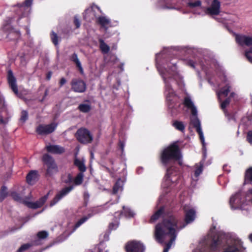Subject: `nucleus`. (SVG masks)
<instances>
[{
	"instance_id": "obj_1",
	"label": "nucleus",
	"mask_w": 252,
	"mask_h": 252,
	"mask_svg": "<svg viewBox=\"0 0 252 252\" xmlns=\"http://www.w3.org/2000/svg\"><path fill=\"white\" fill-rule=\"evenodd\" d=\"M179 229L177 220L173 217H170L158 224V242L165 244L163 252H168Z\"/></svg>"
},
{
	"instance_id": "obj_2",
	"label": "nucleus",
	"mask_w": 252,
	"mask_h": 252,
	"mask_svg": "<svg viewBox=\"0 0 252 252\" xmlns=\"http://www.w3.org/2000/svg\"><path fill=\"white\" fill-rule=\"evenodd\" d=\"M228 236L222 232H217L216 227H212L205 239L203 248L199 252H220L221 248L224 244L228 243ZM198 250L193 252H198Z\"/></svg>"
},
{
	"instance_id": "obj_3",
	"label": "nucleus",
	"mask_w": 252,
	"mask_h": 252,
	"mask_svg": "<svg viewBox=\"0 0 252 252\" xmlns=\"http://www.w3.org/2000/svg\"><path fill=\"white\" fill-rule=\"evenodd\" d=\"M160 74L165 82L167 101H168L169 110L172 116H175L179 112L181 103L179 101L178 97L175 94L173 89L171 88L170 84L166 81V76L168 78H170V76H168L162 72H161Z\"/></svg>"
},
{
	"instance_id": "obj_4",
	"label": "nucleus",
	"mask_w": 252,
	"mask_h": 252,
	"mask_svg": "<svg viewBox=\"0 0 252 252\" xmlns=\"http://www.w3.org/2000/svg\"><path fill=\"white\" fill-rule=\"evenodd\" d=\"M162 162L165 164L173 161H178L180 165L182 164V155L179 147L176 143H174L165 148L161 154Z\"/></svg>"
},
{
	"instance_id": "obj_5",
	"label": "nucleus",
	"mask_w": 252,
	"mask_h": 252,
	"mask_svg": "<svg viewBox=\"0 0 252 252\" xmlns=\"http://www.w3.org/2000/svg\"><path fill=\"white\" fill-rule=\"evenodd\" d=\"M11 195L15 200L23 203L26 205L28 207L32 209H37L42 206L46 201L48 198L49 193L41 197L38 200L35 202H30L22 198L19 194L16 192H12Z\"/></svg>"
},
{
	"instance_id": "obj_6",
	"label": "nucleus",
	"mask_w": 252,
	"mask_h": 252,
	"mask_svg": "<svg viewBox=\"0 0 252 252\" xmlns=\"http://www.w3.org/2000/svg\"><path fill=\"white\" fill-rule=\"evenodd\" d=\"M244 195L241 192H237L232 195L229 200V204L232 209H243L245 205Z\"/></svg>"
},
{
	"instance_id": "obj_7",
	"label": "nucleus",
	"mask_w": 252,
	"mask_h": 252,
	"mask_svg": "<svg viewBox=\"0 0 252 252\" xmlns=\"http://www.w3.org/2000/svg\"><path fill=\"white\" fill-rule=\"evenodd\" d=\"M44 163L47 166L46 175L52 176L58 172V167L54 159L48 154H45L42 158Z\"/></svg>"
},
{
	"instance_id": "obj_8",
	"label": "nucleus",
	"mask_w": 252,
	"mask_h": 252,
	"mask_svg": "<svg viewBox=\"0 0 252 252\" xmlns=\"http://www.w3.org/2000/svg\"><path fill=\"white\" fill-rule=\"evenodd\" d=\"M197 115H192L190 118V123L193 126L196 128L197 132L199 135L200 139L201 141L203 150V157L205 158L206 157V148L205 146V138L203 133L201 127L200 122L197 117Z\"/></svg>"
},
{
	"instance_id": "obj_9",
	"label": "nucleus",
	"mask_w": 252,
	"mask_h": 252,
	"mask_svg": "<svg viewBox=\"0 0 252 252\" xmlns=\"http://www.w3.org/2000/svg\"><path fill=\"white\" fill-rule=\"evenodd\" d=\"M76 137L80 142L83 144L91 143L93 139L90 132L85 128L79 129L76 133Z\"/></svg>"
},
{
	"instance_id": "obj_10",
	"label": "nucleus",
	"mask_w": 252,
	"mask_h": 252,
	"mask_svg": "<svg viewBox=\"0 0 252 252\" xmlns=\"http://www.w3.org/2000/svg\"><path fill=\"white\" fill-rule=\"evenodd\" d=\"M126 249L127 252H144L145 248L141 243L133 241L127 243Z\"/></svg>"
},
{
	"instance_id": "obj_11",
	"label": "nucleus",
	"mask_w": 252,
	"mask_h": 252,
	"mask_svg": "<svg viewBox=\"0 0 252 252\" xmlns=\"http://www.w3.org/2000/svg\"><path fill=\"white\" fill-rule=\"evenodd\" d=\"M71 89L75 92L82 93L86 90V83L80 79H73L71 82Z\"/></svg>"
},
{
	"instance_id": "obj_12",
	"label": "nucleus",
	"mask_w": 252,
	"mask_h": 252,
	"mask_svg": "<svg viewBox=\"0 0 252 252\" xmlns=\"http://www.w3.org/2000/svg\"><path fill=\"white\" fill-rule=\"evenodd\" d=\"M104 207L100 206L99 208H94L93 210V212L92 214H88L87 216H84L80 219L74 225L73 230L71 231L69 234H70L73 232H74L77 228H78L80 225H81L83 223L86 222L89 218L92 217L94 215L98 213L99 212H102L104 211Z\"/></svg>"
},
{
	"instance_id": "obj_13",
	"label": "nucleus",
	"mask_w": 252,
	"mask_h": 252,
	"mask_svg": "<svg viewBox=\"0 0 252 252\" xmlns=\"http://www.w3.org/2000/svg\"><path fill=\"white\" fill-rule=\"evenodd\" d=\"M57 125L52 123L49 125H40L36 128V132L40 135H46L53 132L56 128Z\"/></svg>"
},
{
	"instance_id": "obj_14",
	"label": "nucleus",
	"mask_w": 252,
	"mask_h": 252,
	"mask_svg": "<svg viewBox=\"0 0 252 252\" xmlns=\"http://www.w3.org/2000/svg\"><path fill=\"white\" fill-rule=\"evenodd\" d=\"M221 74V79L225 83H226V84L225 86L221 88L219 91L217 92L218 99L220 102L221 101V100L223 97L227 96L228 93L230 92L229 89L230 87L229 83L227 82L226 76L224 75V73L222 72Z\"/></svg>"
},
{
	"instance_id": "obj_15",
	"label": "nucleus",
	"mask_w": 252,
	"mask_h": 252,
	"mask_svg": "<svg viewBox=\"0 0 252 252\" xmlns=\"http://www.w3.org/2000/svg\"><path fill=\"white\" fill-rule=\"evenodd\" d=\"M178 174V169L176 167L172 166L168 168L165 176L166 182H167V184H169L170 183H173L177 181L176 176Z\"/></svg>"
},
{
	"instance_id": "obj_16",
	"label": "nucleus",
	"mask_w": 252,
	"mask_h": 252,
	"mask_svg": "<svg viewBox=\"0 0 252 252\" xmlns=\"http://www.w3.org/2000/svg\"><path fill=\"white\" fill-rule=\"evenodd\" d=\"M73 186H70L63 189L57 194L54 198L51 201L50 206H54L63 197L68 194L69 192L73 189Z\"/></svg>"
},
{
	"instance_id": "obj_17",
	"label": "nucleus",
	"mask_w": 252,
	"mask_h": 252,
	"mask_svg": "<svg viewBox=\"0 0 252 252\" xmlns=\"http://www.w3.org/2000/svg\"><path fill=\"white\" fill-rule=\"evenodd\" d=\"M220 2L218 0H213L210 6L206 9V13L217 15L220 13Z\"/></svg>"
},
{
	"instance_id": "obj_18",
	"label": "nucleus",
	"mask_w": 252,
	"mask_h": 252,
	"mask_svg": "<svg viewBox=\"0 0 252 252\" xmlns=\"http://www.w3.org/2000/svg\"><path fill=\"white\" fill-rule=\"evenodd\" d=\"M235 40L238 44L241 46H249L252 45V36L243 34H236Z\"/></svg>"
},
{
	"instance_id": "obj_19",
	"label": "nucleus",
	"mask_w": 252,
	"mask_h": 252,
	"mask_svg": "<svg viewBox=\"0 0 252 252\" xmlns=\"http://www.w3.org/2000/svg\"><path fill=\"white\" fill-rule=\"evenodd\" d=\"M32 1L33 0H25L23 3L19 5L18 6L19 10L17 14H20L21 12L23 16L28 14L31 10Z\"/></svg>"
},
{
	"instance_id": "obj_20",
	"label": "nucleus",
	"mask_w": 252,
	"mask_h": 252,
	"mask_svg": "<svg viewBox=\"0 0 252 252\" xmlns=\"http://www.w3.org/2000/svg\"><path fill=\"white\" fill-rule=\"evenodd\" d=\"M184 210L186 212L185 220L187 223H190L193 221L195 217V211L192 209H189V207L188 205L184 206Z\"/></svg>"
},
{
	"instance_id": "obj_21",
	"label": "nucleus",
	"mask_w": 252,
	"mask_h": 252,
	"mask_svg": "<svg viewBox=\"0 0 252 252\" xmlns=\"http://www.w3.org/2000/svg\"><path fill=\"white\" fill-rule=\"evenodd\" d=\"M184 104L185 107L190 110L192 115H195L197 114L196 107L190 96H187L184 98Z\"/></svg>"
},
{
	"instance_id": "obj_22",
	"label": "nucleus",
	"mask_w": 252,
	"mask_h": 252,
	"mask_svg": "<svg viewBox=\"0 0 252 252\" xmlns=\"http://www.w3.org/2000/svg\"><path fill=\"white\" fill-rule=\"evenodd\" d=\"M251 184L252 185V167L249 168L246 171L244 184ZM251 195V198L249 200L251 201L252 203V189H249L248 194L246 197V200H248V196Z\"/></svg>"
},
{
	"instance_id": "obj_23",
	"label": "nucleus",
	"mask_w": 252,
	"mask_h": 252,
	"mask_svg": "<svg viewBox=\"0 0 252 252\" xmlns=\"http://www.w3.org/2000/svg\"><path fill=\"white\" fill-rule=\"evenodd\" d=\"M8 81L11 89L16 94H17L18 91L16 83V79L13 76L12 71L11 70H9L8 72Z\"/></svg>"
},
{
	"instance_id": "obj_24",
	"label": "nucleus",
	"mask_w": 252,
	"mask_h": 252,
	"mask_svg": "<svg viewBox=\"0 0 252 252\" xmlns=\"http://www.w3.org/2000/svg\"><path fill=\"white\" fill-rule=\"evenodd\" d=\"M46 150L48 152L55 154H61L64 152V149L59 145H50L46 147Z\"/></svg>"
},
{
	"instance_id": "obj_25",
	"label": "nucleus",
	"mask_w": 252,
	"mask_h": 252,
	"mask_svg": "<svg viewBox=\"0 0 252 252\" xmlns=\"http://www.w3.org/2000/svg\"><path fill=\"white\" fill-rule=\"evenodd\" d=\"M38 175L36 171H31L27 176V181L30 185L34 184L38 180Z\"/></svg>"
},
{
	"instance_id": "obj_26",
	"label": "nucleus",
	"mask_w": 252,
	"mask_h": 252,
	"mask_svg": "<svg viewBox=\"0 0 252 252\" xmlns=\"http://www.w3.org/2000/svg\"><path fill=\"white\" fill-rule=\"evenodd\" d=\"M123 185L124 181L121 179H118L113 187V193L116 194L119 191H122L123 189Z\"/></svg>"
},
{
	"instance_id": "obj_27",
	"label": "nucleus",
	"mask_w": 252,
	"mask_h": 252,
	"mask_svg": "<svg viewBox=\"0 0 252 252\" xmlns=\"http://www.w3.org/2000/svg\"><path fill=\"white\" fill-rule=\"evenodd\" d=\"M99 48L101 52L104 54H107L110 51V47L102 39H99Z\"/></svg>"
},
{
	"instance_id": "obj_28",
	"label": "nucleus",
	"mask_w": 252,
	"mask_h": 252,
	"mask_svg": "<svg viewBox=\"0 0 252 252\" xmlns=\"http://www.w3.org/2000/svg\"><path fill=\"white\" fill-rule=\"evenodd\" d=\"M98 23L106 30L107 26L110 25V21L105 16H100L98 19Z\"/></svg>"
},
{
	"instance_id": "obj_29",
	"label": "nucleus",
	"mask_w": 252,
	"mask_h": 252,
	"mask_svg": "<svg viewBox=\"0 0 252 252\" xmlns=\"http://www.w3.org/2000/svg\"><path fill=\"white\" fill-rule=\"evenodd\" d=\"M74 164L78 168L81 172H84L86 170L84 161L79 159L76 158L74 160Z\"/></svg>"
},
{
	"instance_id": "obj_30",
	"label": "nucleus",
	"mask_w": 252,
	"mask_h": 252,
	"mask_svg": "<svg viewBox=\"0 0 252 252\" xmlns=\"http://www.w3.org/2000/svg\"><path fill=\"white\" fill-rule=\"evenodd\" d=\"M239 242L238 241H235L234 245L228 246V247L224 249V252H236L239 251Z\"/></svg>"
},
{
	"instance_id": "obj_31",
	"label": "nucleus",
	"mask_w": 252,
	"mask_h": 252,
	"mask_svg": "<svg viewBox=\"0 0 252 252\" xmlns=\"http://www.w3.org/2000/svg\"><path fill=\"white\" fill-rule=\"evenodd\" d=\"M203 162L202 161L200 162L199 165L197 164L195 165L196 169L194 172L195 180H197L198 177L202 173L203 171Z\"/></svg>"
},
{
	"instance_id": "obj_32",
	"label": "nucleus",
	"mask_w": 252,
	"mask_h": 252,
	"mask_svg": "<svg viewBox=\"0 0 252 252\" xmlns=\"http://www.w3.org/2000/svg\"><path fill=\"white\" fill-rule=\"evenodd\" d=\"M71 60L75 63L76 66L79 68L81 72L83 71V68L81 65V63L78 58L77 55L76 53H74L71 57Z\"/></svg>"
},
{
	"instance_id": "obj_33",
	"label": "nucleus",
	"mask_w": 252,
	"mask_h": 252,
	"mask_svg": "<svg viewBox=\"0 0 252 252\" xmlns=\"http://www.w3.org/2000/svg\"><path fill=\"white\" fill-rule=\"evenodd\" d=\"M84 178V174L82 172L78 173L74 179L73 180L74 184L76 186H78L81 185L83 180Z\"/></svg>"
},
{
	"instance_id": "obj_34",
	"label": "nucleus",
	"mask_w": 252,
	"mask_h": 252,
	"mask_svg": "<svg viewBox=\"0 0 252 252\" xmlns=\"http://www.w3.org/2000/svg\"><path fill=\"white\" fill-rule=\"evenodd\" d=\"M91 108V105L88 103H82L78 106V109L83 113L89 112Z\"/></svg>"
},
{
	"instance_id": "obj_35",
	"label": "nucleus",
	"mask_w": 252,
	"mask_h": 252,
	"mask_svg": "<svg viewBox=\"0 0 252 252\" xmlns=\"http://www.w3.org/2000/svg\"><path fill=\"white\" fill-rule=\"evenodd\" d=\"M62 181L65 184H70L73 181V178L70 173H65L62 177Z\"/></svg>"
},
{
	"instance_id": "obj_36",
	"label": "nucleus",
	"mask_w": 252,
	"mask_h": 252,
	"mask_svg": "<svg viewBox=\"0 0 252 252\" xmlns=\"http://www.w3.org/2000/svg\"><path fill=\"white\" fill-rule=\"evenodd\" d=\"M173 126L180 131H183L185 129V126L182 122L175 121L173 122Z\"/></svg>"
},
{
	"instance_id": "obj_37",
	"label": "nucleus",
	"mask_w": 252,
	"mask_h": 252,
	"mask_svg": "<svg viewBox=\"0 0 252 252\" xmlns=\"http://www.w3.org/2000/svg\"><path fill=\"white\" fill-rule=\"evenodd\" d=\"M123 210H124V215L127 217V218H132L133 217L135 214L134 213L131 211L129 208L125 207V206H123Z\"/></svg>"
},
{
	"instance_id": "obj_38",
	"label": "nucleus",
	"mask_w": 252,
	"mask_h": 252,
	"mask_svg": "<svg viewBox=\"0 0 252 252\" xmlns=\"http://www.w3.org/2000/svg\"><path fill=\"white\" fill-rule=\"evenodd\" d=\"M7 189L5 186H2L0 192V201L2 202L7 196Z\"/></svg>"
},
{
	"instance_id": "obj_39",
	"label": "nucleus",
	"mask_w": 252,
	"mask_h": 252,
	"mask_svg": "<svg viewBox=\"0 0 252 252\" xmlns=\"http://www.w3.org/2000/svg\"><path fill=\"white\" fill-rule=\"evenodd\" d=\"M51 38L55 46H57L58 44L59 37L57 34L53 31L52 32V33L51 34Z\"/></svg>"
},
{
	"instance_id": "obj_40",
	"label": "nucleus",
	"mask_w": 252,
	"mask_h": 252,
	"mask_svg": "<svg viewBox=\"0 0 252 252\" xmlns=\"http://www.w3.org/2000/svg\"><path fill=\"white\" fill-rule=\"evenodd\" d=\"M230 103V98L229 97L226 98L224 101L222 102L220 104L221 108L223 110V111H225L226 107L229 105Z\"/></svg>"
},
{
	"instance_id": "obj_41",
	"label": "nucleus",
	"mask_w": 252,
	"mask_h": 252,
	"mask_svg": "<svg viewBox=\"0 0 252 252\" xmlns=\"http://www.w3.org/2000/svg\"><path fill=\"white\" fill-rule=\"evenodd\" d=\"M188 4L189 7L193 8L200 6L201 5V2L200 0H197L195 2H189Z\"/></svg>"
},
{
	"instance_id": "obj_42",
	"label": "nucleus",
	"mask_w": 252,
	"mask_h": 252,
	"mask_svg": "<svg viewBox=\"0 0 252 252\" xmlns=\"http://www.w3.org/2000/svg\"><path fill=\"white\" fill-rule=\"evenodd\" d=\"M37 235L39 239H43L48 237V233L46 231H41L39 232Z\"/></svg>"
},
{
	"instance_id": "obj_43",
	"label": "nucleus",
	"mask_w": 252,
	"mask_h": 252,
	"mask_svg": "<svg viewBox=\"0 0 252 252\" xmlns=\"http://www.w3.org/2000/svg\"><path fill=\"white\" fill-rule=\"evenodd\" d=\"M28 118V112L26 111H23L22 112L20 121L23 123H25Z\"/></svg>"
},
{
	"instance_id": "obj_44",
	"label": "nucleus",
	"mask_w": 252,
	"mask_h": 252,
	"mask_svg": "<svg viewBox=\"0 0 252 252\" xmlns=\"http://www.w3.org/2000/svg\"><path fill=\"white\" fill-rule=\"evenodd\" d=\"M31 246V245L30 244H24L19 248L17 250V252H23L28 250Z\"/></svg>"
},
{
	"instance_id": "obj_45",
	"label": "nucleus",
	"mask_w": 252,
	"mask_h": 252,
	"mask_svg": "<svg viewBox=\"0 0 252 252\" xmlns=\"http://www.w3.org/2000/svg\"><path fill=\"white\" fill-rule=\"evenodd\" d=\"M158 220V210L155 211L154 215L151 217L150 220L151 223H154Z\"/></svg>"
},
{
	"instance_id": "obj_46",
	"label": "nucleus",
	"mask_w": 252,
	"mask_h": 252,
	"mask_svg": "<svg viewBox=\"0 0 252 252\" xmlns=\"http://www.w3.org/2000/svg\"><path fill=\"white\" fill-rule=\"evenodd\" d=\"M247 140L252 145V131H249L247 134Z\"/></svg>"
},
{
	"instance_id": "obj_47",
	"label": "nucleus",
	"mask_w": 252,
	"mask_h": 252,
	"mask_svg": "<svg viewBox=\"0 0 252 252\" xmlns=\"http://www.w3.org/2000/svg\"><path fill=\"white\" fill-rule=\"evenodd\" d=\"M74 24L76 26V27L77 28H78L80 27V23L79 19L77 18V16L74 17Z\"/></svg>"
},
{
	"instance_id": "obj_48",
	"label": "nucleus",
	"mask_w": 252,
	"mask_h": 252,
	"mask_svg": "<svg viewBox=\"0 0 252 252\" xmlns=\"http://www.w3.org/2000/svg\"><path fill=\"white\" fill-rule=\"evenodd\" d=\"M154 238L156 241H158V224L155 226Z\"/></svg>"
},
{
	"instance_id": "obj_49",
	"label": "nucleus",
	"mask_w": 252,
	"mask_h": 252,
	"mask_svg": "<svg viewBox=\"0 0 252 252\" xmlns=\"http://www.w3.org/2000/svg\"><path fill=\"white\" fill-rule=\"evenodd\" d=\"M245 56L248 61L252 63V56L249 54V52H245Z\"/></svg>"
},
{
	"instance_id": "obj_50",
	"label": "nucleus",
	"mask_w": 252,
	"mask_h": 252,
	"mask_svg": "<svg viewBox=\"0 0 252 252\" xmlns=\"http://www.w3.org/2000/svg\"><path fill=\"white\" fill-rule=\"evenodd\" d=\"M118 223H111L109 225V228L111 230L116 229L118 227Z\"/></svg>"
},
{
	"instance_id": "obj_51",
	"label": "nucleus",
	"mask_w": 252,
	"mask_h": 252,
	"mask_svg": "<svg viewBox=\"0 0 252 252\" xmlns=\"http://www.w3.org/2000/svg\"><path fill=\"white\" fill-rule=\"evenodd\" d=\"M119 146L122 150V152H123V151L124 150L125 146V142L124 141H120L119 142Z\"/></svg>"
},
{
	"instance_id": "obj_52",
	"label": "nucleus",
	"mask_w": 252,
	"mask_h": 252,
	"mask_svg": "<svg viewBox=\"0 0 252 252\" xmlns=\"http://www.w3.org/2000/svg\"><path fill=\"white\" fill-rule=\"evenodd\" d=\"M111 58H112L111 62L114 63L119 61V59L115 55H112Z\"/></svg>"
},
{
	"instance_id": "obj_53",
	"label": "nucleus",
	"mask_w": 252,
	"mask_h": 252,
	"mask_svg": "<svg viewBox=\"0 0 252 252\" xmlns=\"http://www.w3.org/2000/svg\"><path fill=\"white\" fill-rule=\"evenodd\" d=\"M87 13H90V14L92 13V14H93V11L92 10V8L91 9H87L86 10V11H85V15H84V18H87L86 14Z\"/></svg>"
},
{
	"instance_id": "obj_54",
	"label": "nucleus",
	"mask_w": 252,
	"mask_h": 252,
	"mask_svg": "<svg viewBox=\"0 0 252 252\" xmlns=\"http://www.w3.org/2000/svg\"><path fill=\"white\" fill-rule=\"evenodd\" d=\"M66 79L64 78H61L60 82V86L63 85L66 83Z\"/></svg>"
},
{
	"instance_id": "obj_55",
	"label": "nucleus",
	"mask_w": 252,
	"mask_h": 252,
	"mask_svg": "<svg viewBox=\"0 0 252 252\" xmlns=\"http://www.w3.org/2000/svg\"><path fill=\"white\" fill-rule=\"evenodd\" d=\"M16 34L17 36H18L19 35H20V32H11L9 34H8V36H10L12 34Z\"/></svg>"
},
{
	"instance_id": "obj_56",
	"label": "nucleus",
	"mask_w": 252,
	"mask_h": 252,
	"mask_svg": "<svg viewBox=\"0 0 252 252\" xmlns=\"http://www.w3.org/2000/svg\"><path fill=\"white\" fill-rule=\"evenodd\" d=\"M143 169L142 167H138L137 169V173L138 174H141L143 172Z\"/></svg>"
},
{
	"instance_id": "obj_57",
	"label": "nucleus",
	"mask_w": 252,
	"mask_h": 252,
	"mask_svg": "<svg viewBox=\"0 0 252 252\" xmlns=\"http://www.w3.org/2000/svg\"><path fill=\"white\" fill-rule=\"evenodd\" d=\"M120 69L122 71H124V63H121L120 66H119Z\"/></svg>"
},
{
	"instance_id": "obj_58",
	"label": "nucleus",
	"mask_w": 252,
	"mask_h": 252,
	"mask_svg": "<svg viewBox=\"0 0 252 252\" xmlns=\"http://www.w3.org/2000/svg\"><path fill=\"white\" fill-rule=\"evenodd\" d=\"M163 208H160V209H158V218H159L160 216L161 215V214H162V212H163Z\"/></svg>"
},
{
	"instance_id": "obj_59",
	"label": "nucleus",
	"mask_w": 252,
	"mask_h": 252,
	"mask_svg": "<svg viewBox=\"0 0 252 252\" xmlns=\"http://www.w3.org/2000/svg\"><path fill=\"white\" fill-rule=\"evenodd\" d=\"M213 64L214 65L215 67L216 68V69L219 70V65L216 63H213Z\"/></svg>"
},
{
	"instance_id": "obj_60",
	"label": "nucleus",
	"mask_w": 252,
	"mask_h": 252,
	"mask_svg": "<svg viewBox=\"0 0 252 252\" xmlns=\"http://www.w3.org/2000/svg\"><path fill=\"white\" fill-rule=\"evenodd\" d=\"M51 75H52V73L51 72H48V73L47 74V78L48 80H50V79L51 77Z\"/></svg>"
},
{
	"instance_id": "obj_61",
	"label": "nucleus",
	"mask_w": 252,
	"mask_h": 252,
	"mask_svg": "<svg viewBox=\"0 0 252 252\" xmlns=\"http://www.w3.org/2000/svg\"><path fill=\"white\" fill-rule=\"evenodd\" d=\"M245 52H249V54L251 55L252 53V47L249 50L246 51Z\"/></svg>"
},
{
	"instance_id": "obj_62",
	"label": "nucleus",
	"mask_w": 252,
	"mask_h": 252,
	"mask_svg": "<svg viewBox=\"0 0 252 252\" xmlns=\"http://www.w3.org/2000/svg\"><path fill=\"white\" fill-rule=\"evenodd\" d=\"M189 64L191 66H192V67H195V65H194V63L193 62H190L189 63Z\"/></svg>"
},
{
	"instance_id": "obj_63",
	"label": "nucleus",
	"mask_w": 252,
	"mask_h": 252,
	"mask_svg": "<svg viewBox=\"0 0 252 252\" xmlns=\"http://www.w3.org/2000/svg\"><path fill=\"white\" fill-rule=\"evenodd\" d=\"M249 238L250 241L252 242V233L249 235Z\"/></svg>"
},
{
	"instance_id": "obj_64",
	"label": "nucleus",
	"mask_w": 252,
	"mask_h": 252,
	"mask_svg": "<svg viewBox=\"0 0 252 252\" xmlns=\"http://www.w3.org/2000/svg\"><path fill=\"white\" fill-rule=\"evenodd\" d=\"M201 66L202 67L203 69H205V64L200 63Z\"/></svg>"
}]
</instances>
